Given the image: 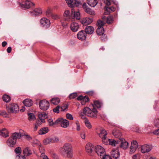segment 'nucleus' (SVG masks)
<instances>
[{"label": "nucleus", "instance_id": "obj_6", "mask_svg": "<svg viewBox=\"0 0 159 159\" xmlns=\"http://www.w3.org/2000/svg\"><path fill=\"white\" fill-rule=\"evenodd\" d=\"M70 11H65L64 13L63 17L61 20V22L63 23V21H65L66 22L65 24H68L67 22L70 21Z\"/></svg>", "mask_w": 159, "mask_h": 159}, {"label": "nucleus", "instance_id": "obj_19", "mask_svg": "<svg viewBox=\"0 0 159 159\" xmlns=\"http://www.w3.org/2000/svg\"><path fill=\"white\" fill-rule=\"evenodd\" d=\"M70 28L73 32H76L79 28V26L78 23L73 22L71 23Z\"/></svg>", "mask_w": 159, "mask_h": 159}, {"label": "nucleus", "instance_id": "obj_41", "mask_svg": "<svg viewBox=\"0 0 159 159\" xmlns=\"http://www.w3.org/2000/svg\"><path fill=\"white\" fill-rule=\"evenodd\" d=\"M77 96V93H71L69 96V99H73L75 98Z\"/></svg>", "mask_w": 159, "mask_h": 159}, {"label": "nucleus", "instance_id": "obj_63", "mask_svg": "<svg viewBox=\"0 0 159 159\" xmlns=\"http://www.w3.org/2000/svg\"><path fill=\"white\" fill-rule=\"evenodd\" d=\"M104 2L106 4L107 6H110L111 4V2L108 0H105Z\"/></svg>", "mask_w": 159, "mask_h": 159}, {"label": "nucleus", "instance_id": "obj_12", "mask_svg": "<svg viewBox=\"0 0 159 159\" xmlns=\"http://www.w3.org/2000/svg\"><path fill=\"white\" fill-rule=\"evenodd\" d=\"M93 21V19L92 17H86L84 18L81 20V23L83 24V25H87L89 24Z\"/></svg>", "mask_w": 159, "mask_h": 159}, {"label": "nucleus", "instance_id": "obj_31", "mask_svg": "<svg viewBox=\"0 0 159 159\" xmlns=\"http://www.w3.org/2000/svg\"><path fill=\"white\" fill-rule=\"evenodd\" d=\"M2 98L3 101L6 102H8L11 100V97L7 94H4L3 95Z\"/></svg>", "mask_w": 159, "mask_h": 159}, {"label": "nucleus", "instance_id": "obj_20", "mask_svg": "<svg viewBox=\"0 0 159 159\" xmlns=\"http://www.w3.org/2000/svg\"><path fill=\"white\" fill-rule=\"evenodd\" d=\"M112 134L115 138H118L119 140L120 138H121V133L119 129L116 128L115 129L113 130Z\"/></svg>", "mask_w": 159, "mask_h": 159}, {"label": "nucleus", "instance_id": "obj_46", "mask_svg": "<svg viewBox=\"0 0 159 159\" xmlns=\"http://www.w3.org/2000/svg\"><path fill=\"white\" fill-rule=\"evenodd\" d=\"M48 121L49 126H51L55 125L54 122L53 121L52 119H48Z\"/></svg>", "mask_w": 159, "mask_h": 159}, {"label": "nucleus", "instance_id": "obj_54", "mask_svg": "<svg viewBox=\"0 0 159 159\" xmlns=\"http://www.w3.org/2000/svg\"><path fill=\"white\" fill-rule=\"evenodd\" d=\"M102 156V159H112L111 157L109 155L104 154Z\"/></svg>", "mask_w": 159, "mask_h": 159}, {"label": "nucleus", "instance_id": "obj_16", "mask_svg": "<svg viewBox=\"0 0 159 159\" xmlns=\"http://www.w3.org/2000/svg\"><path fill=\"white\" fill-rule=\"evenodd\" d=\"M0 135L4 138H6L9 136V132L7 129L2 128L0 131Z\"/></svg>", "mask_w": 159, "mask_h": 159}, {"label": "nucleus", "instance_id": "obj_23", "mask_svg": "<svg viewBox=\"0 0 159 159\" xmlns=\"http://www.w3.org/2000/svg\"><path fill=\"white\" fill-rule=\"evenodd\" d=\"M23 103L25 106L29 107L32 105L33 102L31 99H26L23 101Z\"/></svg>", "mask_w": 159, "mask_h": 159}, {"label": "nucleus", "instance_id": "obj_48", "mask_svg": "<svg viewBox=\"0 0 159 159\" xmlns=\"http://www.w3.org/2000/svg\"><path fill=\"white\" fill-rule=\"evenodd\" d=\"M63 118H59L57 119L54 122L55 125H56L58 124H60L61 125V122Z\"/></svg>", "mask_w": 159, "mask_h": 159}, {"label": "nucleus", "instance_id": "obj_34", "mask_svg": "<svg viewBox=\"0 0 159 159\" xmlns=\"http://www.w3.org/2000/svg\"><path fill=\"white\" fill-rule=\"evenodd\" d=\"M107 131L104 129H102L100 130V133H99L98 135L99 137L101 138L106 137L107 135Z\"/></svg>", "mask_w": 159, "mask_h": 159}, {"label": "nucleus", "instance_id": "obj_22", "mask_svg": "<svg viewBox=\"0 0 159 159\" xmlns=\"http://www.w3.org/2000/svg\"><path fill=\"white\" fill-rule=\"evenodd\" d=\"M94 106L98 108H101L103 106V102L102 101L97 100L93 101V104Z\"/></svg>", "mask_w": 159, "mask_h": 159}, {"label": "nucleus", "instance_id": "obj_29", "mask_svg": "<svg viewBox=\"0 0 159 159\" xmlns=\"http://www.w3.org/2000/svg\"><path fill=\"white\" fill-rule=\"evenodd\" d=\"M88 4L91 7H94L97 4V0H87Z\"/></svg>", "mask_w": 159, "mask_h": 159}, {"label": "nucleus", "instance_id": "obj_47", "mask_svg": "<svg viewBox=\"0 0 159 159\" xmlns=\"http://www.w3.org/2000/svg\"><path fill=\"white\" fill-rule=\"evenodd\" d=\"M44 121L39 119H37L36 120V124L39 126L42 123H44Z\"/></svg>", "mask_w": 159, "mask_h": 159}, {"label": "nucleus", "instance_id": "obj_18", "mask_svg": "<svg viewBox=\"0 0 159 159\" xmlns=\"http://www.w3.org/2000/svg\"><path fill=\"white\" fill-rule=\"evenodd\" d=\"M30 12L34 16L39 15L42 13V11L40 8H35L33 11H31Z\"/></svg>", "mask_w": 159, "mask_h": 159}, {"label": "nucleus", "instance_id": "obj_35", "mask_svg": "<svg viewBox=\"0 0 159 159\" xmlns=\"http://www.w3.org/2000/svg\"><path fill=\"white\" fill-rule=\"evenodd\" d=\"M50 101L52 103L56 105L59 103L60 100L59 98H52L51 100Z\"/></svg>", "mask_w": 159, "mask_h": 159}, {"label": "nucleus", "instance_id": "obj_38", "mask_svg": "<svg viewBox=\"0 0 159 159\" xmlns=\"http://www.w3.org/2000/svg\"><path fill=\"white\" fill-rule=\"evenodd\" d=\"M28 119L30 120H34L36 119L35 116L32 113H29L28 115Z\"/></svg>", "mask_w": 159, "mask_h": 159}, {"label": "nucleus", "instance_id": "obj_27", "mask_svg": "<svg viewBox=\"0 0 159 159\" xmlns=\"http://www.w3.org/2000/svg\"><path fill=\"white\" fill-rule=\"evenodd\" d=\"M23 153L25 156H29L32 153V151L28 147L25 148L23 151Z\"/></svg>", "mask_w": 159, "mask_h": 159}, {"label": "nucleus", "instance_id": "obj_4", "mask_svg": "<svg viewBox=\"0 0 159 159\" xmlns=\"http://www.w3.org/2000/svg\"><path fill=\"white\" fill-rule=\"evenodd\" d=\"M40 108L43 111L47 110L49 107V103L46 100H43L40 101L39 103Z\"/></svg>", "mask_w": 159, "mask_h": 159}, {"label": "nucleus", "instance_id": "obj_5", "mask_svg": "<svg viewBox=\"0 0 159 159\" xmlns=\"http://www.w3.org/2000/svg\"><path fill=\"white\" fill-rule=\"evenodd\" d=\"M40 23L41 25L46 29L49 27L51 24L50 20L45 17L41 18L40 20Z\"/></svg>", "mask_w": 159, "mask_h": 159}, {"label": "nucleus", "instance_id": "obj_1", "mask_svg": "<svg viewBox=\"0 0 159 159\" xmlns=\"http://www.w3.org/2000/svg\"><path fill=\"white\" fill-rule=\"evenodd\" d=\"M61 153L64 156L69 158L73 157V149L71 144L69 143H65L63 146L60 149Z\"/></svg>", "mask_w": 159, "mask_h": 159}, {"label": "nucleus", "instance_id": "obj_49", "mask_svg": "<svg viewBox=\"0 0 159 159\" xmlns=\"http://www.w3.org/2000/svg\"><path fill=\"white\" fill-rule=\"evenodd\" d=\"M51 139H44L43 141V143L45 145H47L51 142Z\"/></svg>", "mask_w": 159, "mask_h": 159}, {"label": "nucleus", "instance_id": "obj_28", "mask_svg": "<svg viewBox=\"0 0 159 159\" xmlns=\"http://www.w3.org/2000/svg\"><path fill=\"white\" fill-rule=\"evenodd\" d=\"M14 151L16 154V158H20V155H21V148L19 147H17L15 149Z\"/></svg>", "mask_w": 159, "mask_h": 159}, {"label": "nucleus", "instance_id": "obj_37", "mask_svg": "<svg viewBox=\"0 0 159 159\" xmlns=\"http://www.w3.org/2000/svg\"><path fill=\"white\" fill-rule=\"evenodd\" d=\"M114 20L113 17L112 16H109L107 18V22L108 24L112 23Z\"/></svg>", "mask_w": 159, "mask_h": 159}, {"label": "nucleus", "instance_id": "obj_8", "mask_svg": "<svg viewBox=\"0 0 159 159\" xmlns=\"http://www.w3.org/2000/svg\"><path fill=\"white\" fill-rule=\"evenodd\" d=\"M152 148V146L150 144H144L141 147V152L142 153H145L150 152Z\"/></svg>", "mask_w": 159, "mask_h": 159}, {"label": "nucleus", "instance_id": "obj_24", "mask_svg": "<svg viewBox=\"0 0 159 159\" xmlns=\"http://www.w3.org/2000/svg\"><path fill=\"white\" fill-rule=\"evenodd\" d=\"M104 9L105 10L104 13L106 15L109 14L110 12V11L112 12H113L115 11L116 9L115 8L113 7H105Z\"/></svg>", "mask_w": 159, "mask_h": 159}, {"label": "nucleus", "instance_id": "obj_2", "mask_svg": "<svg viewBox=\"0 0 159 159\" xmlns=\"http://www.w3.org/2000/svg\"><path fill=\"white\" fill-rule=\"evenodd\" d=\"M84 113L85 115L88 117L96 118L97 117L98 111L94 105L92 104L91 106H90V108L86 107L84 108Z\"/></svg>", "mask_w": 159, "mask_h": 159}, {"label": "nucleus", "instance_id": "obj_21", "mask_svg": "<svg viewBox=\"0 0 159 159\" xmlns=\"http://www.w3.org/2000/svg\"><path fill=\"white\" fill-rule=\"evenodd\" d=\"M93 28L90 26H87L85 28V31L87 34H91L94 31Z\"/></svg>", "mask_w": 159, "mask_h": 159}, {"label": "nucleus", "instance_id": "obj_30", "mask_svg": "<svg viewBox=\"0 0 159 159\" xmlns=\"http://www.w3.org/2000/svg\"><path fill=\"white\" fill-rule=\"evenodd\" d=\"M38 117L39 119L45 122V120L47 118V115L46 113L43 112L38 115Z\"/></svg>", "mask_w": 159, "mask_h": 159}, {"label": "nucleus", "instance_id": "obj_62", "mask_svg": "<svg viewBox=\"0 0 159 159\" xmlns=\"http://www.w3.org/2000/svg\"><path fill=\"white\" fill-rule=\"evenodd\" d=\"M88 94L90 96H93L95 93L93 91H89L86 93Z\"/></svg>", "mask_w": 159, "mask_h": 159}, {"label": "nucleus", "instance_id": "obj_15", "mask_svg": "<svg viewBox=\"0 0 159 159\" xmlns=\"http://www.w3.org/2000/svg\"><path fill=\"white\" fill-rule=\"evenodd\" d=\"M111 154L113 158L116 159L119 158L120 156V153L118 149H113L111 152Z\"/></svg>", "mask_w": 159, "mask_h": 159}, {"label": "nucleus", "instance_id": "obj_11", "mask_svg": "<svg viewBox=\"0 0 159 159\" xmlns=\"http://www.w3.org/2000/svg\"><path fill=\"white\" fill-rule=\"evenodd\" d=\"M119 143H120V147L123 149H126L128 148L129 143L125 141L123 138H120Z\"/></svg>", "mask_w": 159, "mask_h": 159}, {"label": "nucleus", "instance_id": "obj_40", "mask_svg": "<svg viewBox=\"0 0 159 159\" xmlns=\"http://www.w3.org/2000/svg\"><path fill=\"white\" fill-rule=\"evenodd\" d=\"M46 13V16L48 17H50L52 14V11L51 9L48 8L47 9Z\"/></svg>", "mask_w": 159, "mask_h": 159}, {"label": "nucleus", "instance_id": "obj_51", "mask_svg": "<svg viewBox=\"0 0 159 159\" xmlns=\"http://www.w3.org/2000/svg\"><path fill=\"white\" fill-rule=\"evenodd\" d=\"M60 106H57L53 109V111L54 112L58 113L59 112Z\"/></svg>", "mask_w": 159, "mask_h": 159}, {"label": "nucleus", "instance_id": "obj_61", "mask_svg": "<svg viewBox=\"0 0 159 159\" xmlns=\"http://www.w3.org/2000/svg\"><path fill=\"white\" fill-rule=\"evenodd\" d=\"M80 115L81 116V118L83 119H85L86 117L84 116L85 114L84 113V109H83V111L80 112Z\"/></svg>", "mask_w": 159, "mask_h": 159}, {"label": "nucleus", "instance_id": "obj_39", "mask_svg": "<svg viewBox=\"0 0 159 159\" xmlns=\"http://www.w3.org/2000/svg\"><path fill=\"white\" fill-rule=\"evenodd\" d=\"M86 10L85 11L89 14L91 15H94L95 14L94 11L90 8L86 9Z\"/></svg>", "mask_w": 159, "mask_h": 159}, {"label": "nucleus", "instance_id": "obj_25", "mask_svg": "<svg viewBox=\"0 0 159 159\" xmlns=\"http://www.w3.org/2000/svg\"><path fill=\"white\" fill-rule=\"evenodd\" d=\"M16 141L17 139H20L21 137V134L20 133L15 132L12 134V135L10 137Z\"/></svg>", "mask_w": 159, "mask_h": 159}, {"label": "nucleus", "instance_id": "obj_55", "mask_svg": "<svg viewBox=\"0 0 159 159\" xmlns=\"http://www.w3.org/2000/svg\"><path fill=\"white\" fill-rule=\"evenodd\" d=\"M75 124L76 125V130L78 131H79L80 130V124L78 121H77L76 122Z\"/></svg>", "mask_w": 159, "mask_h": 159}, {"label": "nucleus", "instance_id": "obj_10", "mask_svg": "<svg viewBox=\"0 0 159 159\" xmlns=\"http://www.w3.org/2000/svg\"><path fill=\"white\" fill-rule=\"evenodd\" d=\"M86 34L85 31L81 30L79 32L77 35V38L81 40H84L86 39Z\"/></svg>", "mask_w": 159, "mask_h": 159}, {"label": "nucleus", "instance_id": "obj_7", "mask_svg": "<svg viewBox=\"0 0 159 159\" xmlns=\"http://www.w3.org/2000/svg\"><path fill=\"white\" fill-rule=\"evenodd\" d=\"M95 150L97 154L99 156H102L105 153L104 148L100 145L96 146Z\"/></svg>", "mask_w": 159, "mask_h": 159}, {"label": "nucleus", "instance_id": "obj_45", "mask_svg": "<svg viewBox=\"0 0 159 159\" xmlns=\"http://www.w3.org/2000/svg\"><path fill=\"white\" fill-rule=\"evenodd\" d=\"M104 24V22L100 20H98L97 23V25L98 27H102Z\"/></svg>", "mask_w": 159, "mask_h": 159}, {"label": "nucleus", "instance_id": "obj_52", "mask_svg": "<svg viewBox=\"0 0 159 159\" xmlns=\"http://www.w3.org/2000/svg\"><path fill=\"white\" fill-rule=\"evenodd\" d=\"M66 118L68 119L72 120L73 119V117L72 115L69 113H67L66 114Z\"/></svg>", "mask_w": 159, "mask_h": 159}, {"label": "nucleus", "instance_id": "obj_53", "mask_svg": "<svg viewBox=\"0 0 159 159\" xmlns=\"http://www.w3.org/2000/svg\"><path fill=\"white\" fill-rule=\"evenodd\" d=\"M82 100L85 102H88L89 101V99L87 96H85L84 97L83 96Z\"/></svg>", "mask_w": 159, "mask_h": 159}, {"label": "nucleus", "instance_id": "obj_59", "mask_svg": "<svg viewBox=\"0 0 159 159\" xmlns=\"http://www.w3.org/2000/svg\"><path fill=\"white\" fill-rule=\"evenodd\" d=\"M50 17L53 19H56L59 18L58 16L57 15L53 14H52Z\"/></svg>", "mask_w": 159, "mask_h": 159}, {"label": "nucleus", "instance_id": "obj_50", "mask_svg": "<svg viewBox=\"0 0 159 159\" xmlns=\"http://www.w3.org/2000/svg\"><path fill=\"white\" fill-rule=\"evenodd\" d=\"M0 116L6 117L7 116V114L6 112L4 111H0Z\"/></svg>", "mask_w": 159, "mask_h": 159}, {"label": "nucleus", "instance_id": "obj_64", "mask_svg": "<svg viewBox=\"0 0 159 159\" xmlns=\"http://www.w3.org/2000/svg\"><path fill=\"white\" fill-rule=\"evenodd\" d=\"M155 126H158L159 125V119H156L155 121Z\"/></svg>", "mask_w": 159, "mask_h": 159}, {"label": "nucleus", "instance_id": "obj_9", "mask_svg": "<svg viewBox=\"0 0 159 159\" xmlns=\"http://www.w3.org/2000/svg\"><path fill=\"white\" fill-rule=\"evenodd\" d=\"M34 4L31 2L30 0H27L25 1L24 4H20V6L22 8L25 9L29 8L31 6H34Z\"/></svg>", "mask_w": 159, "mask_h": 159}, {"label": "nucleus", "instance_id": "obj_60", "mask_svg": "<svg viewBox=\"0 0 159 159\" xmlns=\"http://www.w3.org/2000/svg\"><path fill=\"white\" fill-rule=\"evenodd\" d=\"M51 156L53 158V159H59L57 155L55 153H53L51 155Z\"/></svg>", "mask_w": 159, "mask_h": 159}, {"label": "nucleus", "instance_id": "obj_14", "mask_svg": "<svg viewBox=\"0 0 159 159\" xmlns=\"http://www.w3.org/2000/svg\"><path fill=\"white\" fill-rule=\"evenodd\" d=\"M138 146V144L137 142L136 141L133 140L131 143V146L130 147V152L132 153L135 152Z\"/></svg>", "mask_w": 159, "mask_h": 159}, {"label": "nucleus", "instance_id": "obj_44", "mask_svg": "<svg viewBox=\"0 0 159 159\" xmlns=\"http://www.w3.org/2000/svg\"><path fill=\"white\" fill-rule=\"evenodd\" d=\"M74 16L75 18L77 20H79L80 18V13L79 11L74 12Z\"/></svg>", "mask_w": 159, "mask_h": 159}, {"label": "nucleus", "instance_id": "obj_33", "mask_svg": "<svg viewBox=\"0 0 159 159\" xmlns=\"http://www.w3.org/2000/svg\"><path fill=\"white\" fill-rule=\"evenodd\" d=\"M48 127H43L39 130V133L40 135L48 133Z\"/></svg>", "mask_w": 159, "mask_h": 159}, {"label": "nucleus", "instance_id": "obj_13", "mask_svg": "<svg viewBox=\"0 0 159 159\" xmlns=\"http://www.w3.org/2000/svg\"><path fill=\"white\" fill-rule=\"evenodd\" d=\"M94 147V145L90 143H88L85 146V150L87 152L89 155H90Z\"/></svg>", "mask_w": 159, "mask_h": 159}, {"label": "nucleus", "instance_id": "obj_3", "mask_svg": "<svg viewBox=\"0 0 159 159\" xmlns=\"http://www.w3.org/2000/svg\"><path fill=\"white\" fill-rule=\"evenodd\" d=\"M6 109L9 113H16L19 111L18 105L16 103H11L7 106Z\"/></svg>", "mask_w": 159, "mask_h": 159}, {"label": "nucleus", "instance_id": "obj_42", "mask_svg": "<svg viewBox=\"0 0 159 159\" xmlns=\"http://www.w3.org/2000/svg\"><path fill=\"white\" fill-rule=\"evenodd\" d=\"M102 139V143L104 144L105 145H108L109 144V139H107V137H104V138H103Z\"/></svg>", "mask_w": 159, "mask_h": 159}, {"label": "nucleus", "instance_id": "obj_43", "mask_svg": "<svg viewBox=\"0 0 159 159\" xmlns=\"http://www.w3.org/2000/svg\"><path fill=\"white\" fill-rule=\"evenodd\" d=\"M85 124L86 126L89 129H90L92 128V125L90 122L87 120H85Z\"/></svg>", "mask_w": 159, "mask_h": 159}, {"label": "nucleus", "instance_id": "obj_57", "mask_svg": "<svg viewBox=\"0 0 159 159\" xmlns=\"http://www.w3.org/2000/svg\"><path fill=\"white\" fill-rule=\"evenodd\" d=\"M101 39L102 41H106L107 40V37L105 34H102L101 37Z\"/></svg>", "mask_w": 159, "mask_h": 159}, {"label": "nucleus", "instance_id": "obj_58", "mask_svg": "<svg viewBox=\"0 0 159 159\" xmlns=\"http://www.w3.org/2000/svg\"><path fill=\"white\" fill-rule=\"evenodd\" d=\"M41 157L43 159H48V156L45 155L44 153H42L41 155Z\"/></svg>", "mask_w": 159, "mask_h": 159}, {"label": "nucleus", "instance_id": "obj_56", "mask_svg": "<svg viewBox=\"0 0 159 159\" xmlns=\"http://www.w3.org/2000/svg\"><path fill=\"white\" fill-rule=\"evenodd\" d=\"M68 108V105L67 104H65L63 106H62L61 108V111H64L66 110Z\"/></svg>", "mask_w": 159, "mask_h": 159}, {"label": "nucleus", "instance_id": "obj_26", "mask_svg": "<svg viewBox=\"0 0 159 159\" xmlns=\"http://www.w3.org/2000/svg\"><path fill=\"white\" fill-rule=\"evenodd\" d=\"M69 125V121L66 119H62L61 123V126L63 128H66Z\"/></svg>", "mask_w": 159, "mask_h": 159}, {"label": "nucleus", "instance_id": "obj_36", "mask_svg": "<svg viewBox=\"0 0 159 159\" xmlns=\"http://www.w3.org/2000/svg\"><path fill=\"white\" fill-rule=\"evenodd\" d=\"M119 140H111L110 139H109V144L113 146H115L116 144L119 143Z\"/></svg>", "mask_w": 159, "mask_h": 159}, {"label": "nucleus", "instance_id": "obj_17", "mask_svg": "<svg viewBox=\"0 0 159 159\" xmlns=\"http://www.w3.org/2000/svg\"><path fill=\"white\" fill-rule=\"evenodd\" d=\"M16 141L10 137L6 142L7 145L10 147H13L16 144Z\"/></svg>", "mask_w": 159, "mask_h": 159}, {"label": "nucleus", "instance_id": "obj_32", "mask_svg": "<svg viewBox=\"0 0 159 159\" xmlns=\"http://www.w3.org/2000/svg\"><path fill=\"white\" fill-rule=\"evenodd\" d=\"M97 34L99 35H101L103 34L104 32V29L103 27H98L96 30Z\"/></svg>", "mask_w": 159, "mask_h": 159}]
</instances>
